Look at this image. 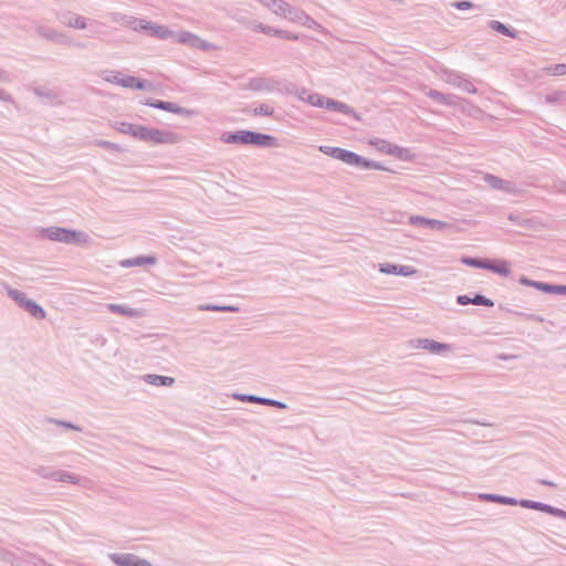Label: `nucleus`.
I'll list each match as a JSON object with an SVG mask.
<instances>
[{"instance_id": "nucleus-1", "label": "nucleus", "mask_w": 566, "mask_h": 566, "mask_svg": "<svg viewBox=\"0 0 566 566\" xmlns=\"http://www.w3.org/2000/svg\"><path fill=\"white\" fill-rule=\"evenodd\" d=\"M220 140L224 144L253 145L263 148L276 146V138L253 130L223 132Z\"/></svg>"}, {"instance_id": "nucleus-2", "label": "nucleus", "mask_w": 566, "mask_h": 566, "mask_svg": "<svg viewBox=\"0 0 566 566\" xmlns=\"http://www.w3.org/2000/svg\"><path fill=\"white\" fill-rule=\"evenodd\" d=\"M319 151L332 158L338 159L349 166L360 168L363 170L376 169L386 170V168L378 161L369 160L354 151L331 146H319Z\"/></svg>"}, {"instance_id": "nucleus-3", "label": "nucleus", "mask_w": 566, "mask_h": 566, "mask_svg": "<svg viewBox=\"0 0 566 566\" xmlns=\"http://www.w3.org/2000/svg\"><path fill=\"white\" fill-rule=\"evenodd\" d=\"M8 296L17 303V305L29 313L35 319H44L46 317L45 310L35 301L29 298L22 291L13 289L9 285L4 286Z\"/></svg>"}, {"instance_id": "nucleus-4", "label": "nucleus", "mask_w": 566, "mask_h": 566, "mask_svg": "<svg viewBox=\"0 0 566 566\" xmlns=\"http://www.w3.org/2000/svg\"><path fill=\"white\" fill-rule=\"evenodd\" d=\"M40 234L44 239L67 244L85 241L84 238L86 237V234L83 232L62 227L43 228L41 229Z\"/></svg>"}, {"instance_id": "nucleus-5", "label": "nucleus", "mask_w": 566, "mask_h": 566, "mask_svg": "<svg viewBox=\"0 0 566 566\" xmlns=\"http://www.w3.org/2000/svg\"><path fill=\"white\" fill-rule=\"evenodd\" d=\"M516 505H520L521 507H524V509L544 512V513L553 515L555 517L566 520V511H564L559 507H555L549 504L543 503V502L522 499V500H516Z\"/></svg>"}, {"instance_id": "nucleus-6", "label": "nucleus", "mask_w": 566, "mask_h": 566, "mask_svg": "<svg viewBox=\"0 0 566 566\" xmlns=\"http://www.w3.org/2000/svg\"><path fill=\"white\" fill-rule=\"evenodd\" d=\"M109 559L116 566H153L147 559L132 553H113L109 554Z\"/></svg>"}, {"instance_id": "nucleus-7", "label": "nucleus", "mask_w": 566, "mask_h": 566, "mask_svg": "<svg viewBox=\"0 0 566 566\" xmlns=\"http://www.w3.org/2000/svg\"><path fill=\"white\" fill-rule=\"evenodd\" d=\"M443 80L448 84H451L455 87H459L460 90L470 93L475 94L478 92L476 87L462 74L453 71H446L443 73Z\"/></svg>"}, {"instance_id": "nucleus-8", "label": "nucleus", "mask_w": 566, "mask_h": 566, "mask_svg": "<svg viewBox=\"0 0 566 566\" xmlns=\"http://www.w3.org/2000/svg\"><path fill=\"white\" fill-rule=\"evenodd\" d=\"M144 104L147 106L157 108V109L166 111V112L178 114V115L191 116L195 114V111H192V109H188V108L178 106L177 104L167 102V101L149 98V99H146L144 102Z\"/></svg>"}, {"instance_id": "nucleus-9", "label": "nucleus", "mask_w": 566, "mask_h": 566, "mask_svg": "<svg viewBox=\"0 0 566 566\" xmlns=\"http://www.w3.org/2000/svg\"><path fill=\"white\" fill-rule=\"evenodd\" d=\"M180 140V136L174 132L150 128L148 143L154 145H172Z\"/></svg>"}, {"instance_id": "nucleus-10", "label": "nucleus", "mask_w": 566, "mask_h": 566, "mask_svg": "<svg viewBox=\"0 0 566 566\" xmlns=\"http://www.w3.org/2000/svg\"><path fill=\"white\" fill-rule=\"evenodd\" d=\"M232 397L234 399L243 401V402L259 403V405H264V406L274 407V408H279V409L287 408V405L285 402H282L280 400H275L272 398H265V397H260V396L249 395V394H233Z\"/></svg>"}, {"instance_id": "nucleus-11", "label": "nucleus", "mask_w": 566, "mask_h": 566, "mask_svg": "<svg viewBox=\"0 0 566 566\" xmlns=\"http://www.w3.org/2000/svg\"><path fill=\"white\" fill-rule=\"evenodd\" d=\"M415 343L416 348L424 349L436 355H444L452 349L450 344L440 343L429 338H417Z\"/></svg>"}, {"instance_id": "nucleus-12", "label": "nucleus", "mask_w": 566, "mask_h": 566, "mask_svg": "<svg viewBox=\"0 0 566 566\" xmlns=\"http://www.w3.org/2000/svg\"><path fill=\"white\" fill-rule=\"evenodd\" d=\"M176 40L178 43L186 44L193 49H201L203 51H208L211 48L209 42L188 31L178 32L176 34Z\"/></svg>"}, {"instance_id": "nucleus-13", "label": "nucleus", "mask_w": 566, "mask_h": 566, "mask_svg": "<svg viewBox=\"0 0 566 566\" xmlns=\"http://www.w3.org/2000/svg\"><path fill=\"white\" fill-rule=\"evenodd\" d=\"M280 83L272 77H252L247 84V88L254 92H273L279 90Z\"/></svg>"}, {"instance_id": "nucleus-14", "label": "nucleus", "mask_w": 566, "mask_h": 566, "mask_svg": "<svg viewBox=\"0 0 566 566\" xmlns=\"http://www.w3.org/2000/svg\"><path fill=\"white\" fill-rule=\"evenodd\" d=\"M57 20L69 27L76 30H84L88 25V20L77 13H74L72 11H65L57 15Z\"/></svg>"}, {"instance_id": "nucleus-15", "label": "nucleus", "mask_w": 566, "mask_h": 566, "mask_svg": "<svg viewBox=\"0 0 566 566\" xmlns=\"http://www.w3.org/2000/svg\"><path fill=\"white\" fill-rule=\"evenodd\" d=\"M410 224L423 227L431 230H438L442 231L444 229L451 228L452 226L448 222L437 220V219H429L422 216H412L409 219Z\"/></svg>"}, {"instance_id": "nucleus-16", "label": "nucleus", "mask_w": 566, "mask_h": 566, "mask_svg": "<svg viewBox=\"0 0 566 566\" xmlns=\"http://www.w3.org/2000/svg\"><path fill=\"white\" fill-rule=\"evenodd\" d=\"M379 271L384 274H395L401 276H412L418 271L410 265L394 264V263H381L379 264Z\"/></svg>"}, {"instance_id": "nucleus-17", "label": "nucleus", "mask_w": 566, "mask_h": 566, "mask_svg": "<svg viewBox=\"0 0 566 566\" xmlns=\"http://www.w3.org/2000/svg\"><path fill=\"white\" fill-rule=\"evenodd\" d=\"M484 181L493 189L502 190L507 193H515L516 188L515 185L509 180L502 179L497 176L486 174L484 176Z\"/></svg>"}, {"instance_id": "nucleus-18", "label": "nucleus", "mask_w": 566, "mask_h": 566, "mask_svg": "<svg viewBox=\"0 0 566 566\" xmlns=\"http://www.w3.org/2000/svg\"><path fill=\"white\" fill-rule=\"evenodd\" d=\"M106 307L109 312L114 314H119L129 318H140L144 316V313L142 310L129 307L125 304H113L108 303L106 304Z\"/></svg>"}, {"instance_id": "nucleus-19", "label": "nucleus", "mask_w": 566, "mask_h": 566, "mask_svg": "<svg viewBox=\"0 0 566 566\" xmlns=\"http://www.w3.org/2000/svg\"><path fill=\"white\" fill-rule=\"evenodd\" d=\"M287 19L300 23L301 25L307 27L308 29H316L321 27L313 18L296 8L292 9Z\"/></svg>"}, {"instance_id": "nucleus-20", "label": "nucleus", "mask_w": 566, "mask_h": 566, "mask_svg": "<svg viewBox=\"0 0 566 566\" xmlns=\"http://www.w3.org/2000/svg\"><path fill=\"white\" fill-rule=\"evenodd\" d=\"M157 259L154 255H139L136 258L125 259L119 262L123 268H133L142 265H154Z\"/></svg>"}, {"instance_id": "nucleus-21", "label": "nucleus", "mask_w": 566, "mask_h": 566, "mask_svg": "<svg viewBox=\"0 0 566 566\" xmlns=\"http://www.w3.org/2000/svg\"><path fill=\"white\" fill-rule=\"evenodd\" d=\"M143 380L148 385L156 387H170L175 384L174 377L161 376L156 374H146L143 376Z\"/></svg>"}, {"instance_id": "nucleus-22", "label": "nucleus", "mask_w": 566, "mask_h": 566, "mask_svg": "<svg viewBox=\"0 0 566 566\" xmlns=\"http://www.w3.org/2000/svg\"><path fill=\"white\" fill-rule=\"evenodd\" d=\"M268 8L276 15H281L287 19L294 7L284 0H270Z\"/></svg>"}, {"instance_id": "nucleus-23", "label": "nucleus", "mask_w": 566, "mask_h": 566, "mask_svg": "<svg viewBox=\"0 0 566 566\" xmlns=\"http://www.w3.org/2000/svg\"><path fill=\"white\" fill-rule=\"evenodd\" d=\"M485 270H489L503 276H507L511 273L510 263L505 260L489 259L488 266Z\"/></svg>"}, {"instance_id": "nucleus-24", "label": "nucleus", "mask_w": 566, "mask_h": 566, "mask_svg": "<svg viewBox=\"0 0 566 566\" xmlns=\"http://www.w3.org/2000/svg\"><path fill=\"white\" fill-rule=\"evenodd\" d=\"M108 18L115 23H118L122 25H127V27L132 28L133 30H137V27H136L137 18H135V17L123 14L120 12H109Z\"/></svg>"}, {"instance_id": "nucleus-25", "label": "nucleus", "mask_w": 566, "mask_h": 566, "mask_svg": "<svg viewBox=\"0 0 566 566\" xmlns=\"http://www.w3.org/2000/svg\"><path fill=\"white\" fill-rule=\"evenodd\" d=\"M325 108L329 111H335L345 115H353L355 114L354 109L348 106L347 104L333 99V98H326Z\"/></svg>"}, {"instance_id": "nucleus-26", "label": "nucleus", "mask_w": 566, "mask_h": 566, "mask_svg": "<svg viewBox=\"0 0 566 566\" xmlns=\"http://www.w3.org/2000/svg\"><path fill=\"white\" fill-rule=\"evenodd\" d=\"M489 27L493 31H495L497 33H501L503 35H506L509 38H512V39H516L517 38V31L512 29V28H510L509 25L502 23L501 21L491 20L489 22Z\"/></svg>"}, {"instance_id": "nucleus-27", "label": "nucleus", "mask_w": 566, "mask_h": 566, "mask_svg": "<svg viewBox=\"0 0 566 566\" xmlns=\"http://www.w3.org/2000/svg\"><path fill=\"white\" fill-rule=\"evenodd\" d=\"M480 499L488 501V502H494V503H500V504H504V505H516L515 497L505 496V495L483 493V494H480Z\"/></svg>"}, {"instance_id": "nucleus-28", "label": "nucleus", "mask_w": 566, "mask_h": 566, "mask_svg": "<svg viewBox=\"0 0 566 566\" xmlns=\"http://www.w3.org/2000/svg\"><path fill=\"white\" fill-rule=\"evenodd\" d=\"M198 310L202 311V312H230V313H238L240 311V307L235 306V305L200 304L198 306Z\"/></svg>"}, {"instance_id": "nucleus-29", "label": "nucleus", "mask_w": 566, "mask_h": 566, "mask_svg": "<svg viewBox=\"0 0 566 566\" xmlns=\"http://www.w3.org/2000/svg\"><path fill=\"white\" fill-rule=\"evenodd\" d=\"M54 481L66 482L72 484H80L81 478L67 471L56 470Z\"/></svg>"}, {"instance_id": "nucleus-30", "label": "nucleus", "mask_w": 566, "mask_h": 566, "mask_svg": "<svg viewBox=\"0 0 566 566\" xmlns=\"http://www.w3.org/2000/svg\"><path fill=\"white\" fill-rule=\"evenodd\" d=\"M489 259L463 256L461 262L468 266L475 269H486Z\"/></svg>"}, {"instance_id": "nucleus-31", "label": "nucleus", "mask_w": 566, "mask_h": 566, "mask_svg": "<svg viewBox=\"0 0 566 566\" xmlns=\"http://www.w3.org/2000/svg\"><path fill=\"white\" fill-rule=\"evenodd\" d=\"M545 102L547 104H564L566 103V92L565 91H555L546 94Z\"/></svg>"}, {"instance_id": "nucleus-32", "label": "nucleus", "mask_w": 566, "mask_h": 566, "mask_svg": "<svg viewBox=\"0 0 566 566\" xmlns=\"http://www.w3.org/2000/svg\"><path fill=\"white\" fill-rule=\"evenodd\" d=\"M36 33L42 36L45 40L54 42L57 35V30L45 27V25H38L36 27Z\"/></svg>"}, {"instance_id": "nucleus-33", "label": "nucleus", "mask_w": 566, "mask_h": 566, "mask_svg": "<svg viewBox=\"0 0 566 566\" xmlns=\"http://www.w3.org/2000/svg\"><path fill=\"white\" fill-rule=\"evenodd\" d=\"M326 98L318 93H311L306 96V103L315 107H325Z\"/></svg>"}, {"instance_id": "nucleus-34", "label": "nucleus", "mask_w": 566, "mask_h": 566, "mask_svg": "<svg viewBox=\"0 0 566 566\" xmlns=\"http://www.w3.org/2000/svg\"><path fill=\"white\" fill-rule=\"evenodd\" d=\"M44 422L54 423L56 426L63 427L69 430H74V431H78V432L82 431V428L80 426L74 424L70 421H65V420H59V419H54V418H45Z\"/></svg>"}, {"instance_id": "nucleus-35", "label": "nucleus", "mask_w": 566, "mask_h": 566, "mask_svg": "<svg viewBox=\"0 0 566 566\" xmlns=\"http://www.w3.org/2000/svg\"><path fill=\"white\" fill-rule=\"evenodd\" d=\"M113 127L123 133V134H127L129 136H134V132H135V127H136V124H132V123H126V122H116Z\"/></svg>"}, {"instance_id": "nucleus-36", "label": "nucleus", "mask_w": 566, "mask_h": 566, "mask_svg": "<svg viewBox=\"0 0 566 566\" xmlns=\"http://www.w3.org/2000/svg\"><path fill=\"white\" fill-rule=\"evenodd\" d=\"M151 35L156 36L158 39H161V40H166V39L172 36L174 32L164 25L155 24Z\"/></svg>"}, {"instance_id": "nucleus-37", "label": "nucleus", "mask_w": 566, "mask_h": 566, "mask_svg": "<svg viewBox=\"0 0 566 566\" xmlns=\"http://www.w3.org/2000/svg\"><path fill=\"white\" fill-rule=\"evenodd\" d=\"M149 132H150V127H146L143 125H136L133 137L136 139H139L142 142L148 143Z\"/></svg>"}, {"instance_id": "nucleus-38", "label": "nucleus", "mask_w": 566, "mask_h": 566, "mask_svg": "<svg viewBox=\"0 0 566 566\" xmlns=\"http://www.w3.org/2000/svg\"><path fill=\"white\" fill-rule=\"evenodd\" d=\"M33 472L43 479H49V480L54 481V479H55L54 474H55L56 470H52L49 467L41 465V467L35 468L33 470Z\"/></svg>"}, {"instance_id": "nucleus-39", "label": "nucleus", "mask_w": 566, "mask_h": 566, "mask_svg": "<svg viewBox=\"0 0 566 566\" xmlns=\"http://www.w3.org/2000/svg\"><path fill=\"white\" fill-rule=\"evenodd\" d=\"M518 282L522 284V285H525V286H532L538 291H542L545 293V286H546V282H539V281H533L526 276H522Z\"/></svg>"}, {"instance_id": "nucleus-40", "label": "nucleus", "mask_w": 566, "mask_h": 566, "mask_svg": "<svg viewBox=\"0 0 566 566\" xmlns=\"http://www.w3.org/2000/svg\"><path fill=\"white\" fill-rule=\"evenodd\" d=\"M254 116H272L274 114L273 107L268 104H260L252 111Z\"/></svg>"}, {"instance_id": "nucleus-41", "label": "nucleus", "mask_w": 566, "mask_h": 566, "mask_svg": "<svg viewBox=\"0 0 566 566\" xmlns=\"http://www.w3.org/2000/svg\"><path fill=\"white\" fill-rule=\"evenodd\" d=\"M472 304L473 305H482V306H486V307L494 306V302L491 298H488L482 294H475L472 297Z\"/></svg>"}, {"instance_id": "nucleus-42", "label": "nucleus", "mask_w": 566, "mask_h": 566, "mask_svg": "<svg viewBox=\"0 0 566 566\" xmlns=\"http://www.w3.org/2000/svg\"><path fill=\"white\" fill-rule=\"evenodd\" d=\"M155 24L156 23H154V22L137 18V22H136L137 30L136 31H144V32H148L151 34V32L155 28Z\"/></svg>"}, {"instance_id": "nucleus-43", "label": "nucleus", "mask_w": 566, "mask_h": 566, "mask_svg": "<svg viewBox=\"0 0 566 566\" xmlns=\"http://www.w3.org/2000/svg\"><path fill=\"white\" fill-rule=\"evenodd\" d=\"M545 293L566 295V285L547 283L545 286Z\"/></svg>"}, {"instance_id": "nucleus-44", "label": "nucleus", "mask_w": 566, "mask_h": 566, "mask_svg": "<svg viewBox=\"0 0 566 566\" xmlns=\"http://www.w3.org/2000/svg\"><path fill=\"white\" fill-rule=\"evenodd\" d=\"M382 143H384V146L380 148L381 151H384L388 155L400 156V154L402 151L401 147L386 143V142H382Z\"/></svg>"}, {"instance_id": "nucleus-45", "label": "nucleus", "mask_w": 566, "mask_h": 566, "mask_svg": "<svg viewBox=\"0 0 566 566\" xmlns=\"http://www.w3.org/2000/svg\"><path fill=\"white\" fill-rule=\"evenodd\" d=\"M33 92L36 96L46 98L49 101H53L56 98V94L54 92L46 90L44 87H35Z\"/></svg>"}, {"instance_id": "nucleus-46", "label": "nucleus", "mask_w": 566, "mask_h": 566, "mask_svg": "<svg viewBox=\"0 0 566 566\" xmlns=\"http://www.w3.org/2000/svg\"><path fill=\"white\" fill-rule=\"evenodd\" d=\"M547 72H548V74L555 75V76L564 75V74H566V64H564V63L555 64V65L548 67Z\"/></svg>"}, {"instance_id": "nucleus-47", "label": "nucleus", "mask_w": 566, "mask_h": 566, "mask_svg": "<svg viewBox=\"0 0 566 566\" xmlns=\"http://www.w3.org/2000/svg\"><path fill=\"white\" fill-rule=\"evenodd\" d=\"M451 6L458 10H468L476 7L473 2L469 0L454 1L451 3Z\"/></svg>"}, {"instance_id": "nucleus-48", "label": "nucleus", "mask_w": 566, "mask_h": 566, "mask_svg": "<svg viewBox=\"0 0 566 566\" xmlns=\"http://www.w3.org/2000/svg\"><path fill=\"white\" fill-rule=\"evenodd\" d=\"M426 95L437 102L438 104H443L444 94L437 90H429Z\"/></svg>"}, {"instance_id": "nucleus-49", "label": "nucleus", "mask_w": 566, "mask_h": 566, "mask_svg": "<svg viewBox=\"0 0 566 566\" xmlns=\"http://www.w3.org/2000/svg\"><path fill=\"white\" fill-rule=\"evenodd\" d=\"M54 42L59 43V44H63V45H71L73 43L71 36H69L67 34H65L63 32H60V31L57 32V35H56V39Z\"/></svg>"}, {"instance_id": "nucleus-50", "label": "nucleus", "mask_w": 566, "mask_h": 566, "mask_svg": "<svg viewBox=\"0 0 566 566\" xmlns=\"http://www.w3.org/2000/svg\"><path fill=\"white\" fill-rule=\"evenodd\" d=\"M277 38L290 40V41H297L300 39L298 34L292 33V32H289L285 30H281V29L279 31Z\"/></svg>"}, {"instance_id": "nucleus-51", "label": "nucleus", "mask_w": 566, "mask_h": 566, "mask_svg": "<svg viewBox=\"0 0 566 566\" xmlns=\"http://www.w3.org/2000/svg\"><path fill=\"white\" fill-rule=\"evenodd\" d=\"M119 73L114 72H105V76L103 77L106 82L114 83L118 85V82H120L122 77L118 76Z\"/></svg>"}, {"instance_id": "nucleus-52", "label": "nucleus", "mask_w": 566, "mask_h": 566, "mask_svg": "<svg viewBox=\"0 0 566 566\" xmlns=\"http://www.w3.org/2000/svg\"><path fill=\"white\" fill-rule=\"evenodd\" d=\"M279 31H280V29H275L273 27L265 25V24H264V27H259V32H262L266 35L277 36Z\"/></svg>"}, {"instance_id": "nucleus-53", "label": "nucleus", "mask_w": 566, "mask_h": 566, "mask_svg": "<svg viewBox=\"0 0 566 566\" xmlns=\"http://www.w3.org/2000/svg\"><path fill=\"white\" fill-rule=\"evenodd\" d=\"M97 146L105 148V149H111V150H116V151L119 150V146L117 144H114L108 140H98Z\"/></svg>"}, {"instance_id": "nucleus-54", "label": "nucleus", "mask_w": 566, "mask_h": 566, "mask_svg": "<svg viewBox=\"0 0 566 566\" xmlns=\"http://www.w3.org/2000/svg\"><path fill=\"white\" fill-rule=\"evenodd\" d=\"M458 96L454 94H444L443 104L448 106L457 105Z\"/></svg>"}, {"instance_id": "nucleus-55", "label": "nucleus", "mask_w": 566, "mask_h": 566, "mask_svg": "<svg viewBox=\"0 0 566 566\" xmlns=\"http://www.w3.org/2000/svg\"><path fill=\"white\" fill-rule=\"evenodd\" d=\"M134 78L135 76L123 77L120 82H118V85L127 88H133Z\"/></svg>"}, {"instance_id": "nucleus-56", "label": "nucleus", "mask_w": 566, "mask_h": 566, "mask_svg": "<svg viewBox=\"0 0 566 566\" xmlns=\"http://www.w3.org/2000/svg\"><path fill=\"white\" fill-rule=\"evenodd\" d=\"M133 88L140 90V91L146 90L147 88V81L140 80V78L135 76Z\"/></svg>"}, {"instance_id": "nucleus-57", "label": "nucleus", "mask_w": 566, "mask_h": 566, "mask_svg": "<svg viewBox=\"0 0 566 566\" xmlns=\"http://www.w3.org/2000/svg\"><path fill=\"white\" fill-rule=\"evenodd\" d=\"M509 220L512 221L513 223L515 224H518V226H524L526 224V220L523 219L520 214H514V213H511L509 216Z\"/></svg>"}, {"instance_id": "nucleus-58", "label": "nucleus", "mask_w": 566, "mask_h": 566, "mask_svg": "<svg viewBox=\"0 0 566 566\" xmlns=\"http://www.w3.org/2000/svg\"><path fill=\"white\" fill-rule=\"evenodd\" d=\"M553 187L557 192L566 195V181L558 180L554 182Z\"/></svg>"}, {"instance_id": "nucleus-59", "label": "nucleus", "mask_w": 566, "mask_h": 566, "mask_svg": "<svg viewBox=\"0 0 566 566\" xmlns=\"http://www.w3.org/2000/svg\"><path fill=\"white\" fill-rule=\"evenodd\" d=\"M457 303H458L459 305H469V304H472V297H470L469 295H465V294H463V295H459V296L457 297Z\"/></svg>"}, {"instance_id": "nucleus-60", "label": "nucleus", "mask_w": 566, "mask_h": 566, "mask_svg": "<svg viewBox=\"0 0 566 566\" xmlns=\"http://www.w3.org/2000/svg\"><path fill=\"white\" fill-rule=\"evenodd\" d=\"M0 101L13 102L12 96L0 87Z\"/></svg>"}, {"instance_id": "nucleus-61", "label": "nucleus", "mask_w": 566, "mask_h": 566, "mask_svg": "<svg viewBox=\"0 0 566 566\" xmlns=\"http://www.w3.org/2000/svg\"><path fill=\"white\" fill-rule=\"evenodd\" d=\"M307 94H311V92H310L308 90L304 88V87H303V88H301V90L297 92V96H298V98H300L301 101H304V102H306V96H307Z\"/></svg>"}, {"instance_id": "nucleus-62", "label": "nucleus", "mask_w": 566, "mask_h": 566, "mask_svg": "<svg viewBox=\"0 0 566 566\" xmlns=\"http://www.w3.org/2000/svg\"><path fill=\"white\" fill-rule=\"evenodd\" d=\"M247 25H248V28H250V29H252V30H254V31H259V27H264V24H263V23H261V22H256V21H249V22L247 23Z\"/></svg>"}, {"instance_id": "nucleus-63", "label": "nucleus", "mask_w": 566, "mask_h": 566, "mask_svg": "<svg viewBox=\"0 0 566 566\" xmlns=\"http://www.w3.org/2000/svg\"><path fill=\"white\" fill-rule=\"evenodd\" d=\"M0 81L1 82H9L10 81L9 74L6 71H3V70H0Z\"/></svg>"}, {"instance_id": "nucleus-64", "label": "nucleus", "mask_w": 566, "mask_h": 566, "mask_svg": "<svg viewBox=\"0 0 566 566\" xmlns=\"http://www.w3.org/2000/svg\"><path fill=\"white\" fill-rule=\"evenodd\" d=\"M537 482L539 484H542V485L556 486V484L553 481H548V480H545V479H539Z\"/></svg>"}]
</instances>
